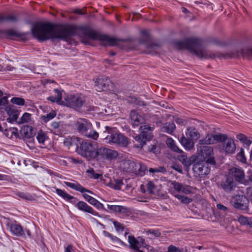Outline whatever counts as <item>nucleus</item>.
I'll list each match as a JSON object with an SVG mask.
<instances>
[{
	"mask_svg": "<svg viewBox=\"0 0 252 252\" xmlns=\"http://www.w3.org/2000/svg\"><path fill=\"white\" fill-rule=\"evenodd\" d=\"M16 194L20 198L26 200H30L32 198V196L29 193H25L23 192H18Z\"/></svg>",
	"mask_w": 252,
	"mask_h": 252,
	"instance_id": "52",
	"label": "nucleus"
},
{
	"mask_svg": "<svg viewBox=\"0 0 252 252\" xmlns=\"http://www.w3.org/2000/svg\"><path fill=\"white\" fill-rule=\"evenodd\" d=\"M109 220L112 221L113 223L117 232H122L125 230V225L124 224L120 223L113 219H110Z\"/></svg>",
	"mask_w": 252,
	"mask_h": 252,
	"instance_id": "40",
	"label": "nucleus"
},
{
	"mask_svg": "<svg viewBox=\"0 0 252 252\" xmlns=\"http://www.w3.org/2000/svg\"><path fill=\"white\" fill-rule=\"evenodd\" d=\"M72 204L80 211L91 214L95 216H98V213L95 211L91 206H89L85 201H78V198L76 197L75 200L73 201Z\"/></svg>",
	"mask_w": 252,
	"mask_h": 252,
	"instance_id": "13",
	"label": "nucleus"
},
{
	"mask_svg": "<svg viewBox=\"0 0 252 252\" xmlns=\"http://www.w3.org/2000/svg\"><path fill=\"white\" fill-rule=\"evenodd\" d=\"M167 252H183V250H181L180 248L173 245H170L168 248Z\"/></svg>",
	"mask_w": 252,
	"mask_h": 252,
	"instance_id": "60",
	"label": "nucleus"
},
{
	"mask_svg": "<svg viewBox=\"0 0 252 252\" xmlns=\"http://www.w3.org/2000/svg\"><path fill=\"white\" fill-rule=\"evenodd\" d=\"M174 121L178 125L181 126H185L187 124V121L185 120L178 117L175 118Z\"/></svg>",
	"mask_w": 252,
	"mask_h": 252,
	"instance_id": "64",
	"label": "nucleus"
},
{
	"mask_svg": "<svg viewBox=\"0 0 252 252\" xmlns=\"http://www.w3.org/2000/svg\"><path fill=\"white\" fill-rule=\"evenodd\" d=\"M230 174L234 177L235 180L241 182L245 178V173L243 169L238 167H233L230 169Z\"/></svg>",
	"mask_w": 252,
	"mask_h": 252,
	"instance_id": "21",
	"label": "nucleus"
},
{
	"mask_svg": "<svg viewBox=\"0 0 252 252\" xmlns=\"http://www.w3.org/2000/svg\"><path fill=\"white\" fill-rule=\"evenodd\" d=\"M3 33L9 36H15L21 37L25 35L23 33L18 32L13 29L6 30L3 32Z\"/></svg>",
	"mask_w": 252,
	"mask_h": 252,
	"instance_id": "39",
	"label": "nucleus"
},
{
	"mask_svg": "<svg viewBox=\"0 0 252 252\" xmlns=\"http://www.w3.org/2000/svg\"><path fill=\"white\" fill-rule=\"evenodd\" d=\"M7 114L9 117L7 119L8 123H13L14 122L18 121L20 111L14 106L10 105L7 110Z\"/></svg>",
	"mask_w": 252,
	"mask_h": 252,
	"instance_id": "18",
	"label": "nucleus"
},
{
	"mask_svg": "<svg viewBox=\"0 0 252 252\" xmlns=\"http://www.w3.org/2000/svg\"><path fill=\"white\" fill-rule=\"evenodd\" d=\"M51 126L53 129L55 130V132H60L59 127L60 123L57 122H53L51 125Z\"/></svg>",
	"mask_w": 252,
	"mask_h": 252,
	"instance_id": "63",
	"label": "nucleus"
},
{
	"mask_svg": "<svg viewBox=\"0 0 252 252\" xmlns=\"http://www.w3.org/2000/svg\"><path fill=\"white\" fill-rule=\"evenodd\" d=\"M194 176L199 178H205V177L210 172V164L207 163L203 161H198L192 163Z\"/></svg>",
	"mask_w": 252,
	"mask_h": 252,
	"instance_id": "10",
	"label": "nucleus"
},
{
	"mask_svg": "<svg viewBox=\"0 0 252 252\" xmlns=\"http://www.w3.org/2000/svg\"><path fill=\"white\" fill-rule=\"evenodd\" d=\"M131 102H134L135 103H136L137 105L139 106H146V104H145V102L140 98H132L130 100Z\"/></svg>",
	"mask_w": 252,
	"mask_h": 252,
	"instance_id": "59",
	"label": "nucleus"
},
{
	"mask_svg": "<svg viewBox=\"0 0 252 252\" xmlns=\"http://www.w3.org/2000/svg\"><path fill=\"white\" fill-rule=\"evenodd\" d=\"M246 196L249 202L252 204V186L249 187L246 189Z\"/></svg>",
	"mask_w": 252,
	"mask_h": 252,
	"instance_id": "55",
	"label": "nucleus"
},
{
	"mask_svg": "<svg viewBox=\"0 0 252 252\" xmlns=\"http://www.w3.org/2000/svg\"><path fill=\"white\" fill-rule=\"evenodd\" d=\"M199 160L203 161L210 165L215 166L216 162L214 157V152L212 147L209 146H203L197 156L193 155L189 158L187 155H183L179 157L178 160L184 165L186 170H188L192 163Z\"/></svg>",
	"mask_w": 252,
	"mask_h": 252,
	"instance_id": "3",
	"label": "nucleus"
},
{
	"mask_svg": "<svg viewBox=\"0 0 252 252\" xmlns=\"http://www.w3.org/2000/svg\"><path fill=\"white\" fill-rule=\"evenodd\" d=\"M118 213H121L125 216H129L131 214V211L129 208L124 206H120Z\"/></svg>",
	"mask_w": 252,
	"mask_h": 252,
	"instance_id": "49",
	"label": "nucleus"
},
{
	"mask_svg": "<svg viewBox=\"0 0 252 252\" xmlns=\"http://www.w3.org/2000/svg\"><path fill=\"white\" fill-rule=\"evenodd\" d=\"M128 242L129 244V247L132 250H138L139 248L138 239H136L133 235L128 237Z\"/></svg>",
	"mask_w": 252,
	"mask_h": 252,
	"instance_id": "32",
	"label": "nucleus"
},
{
	"mask_svg": "<svg viewBox=\"0 0 252 252\" xmlns=\"http://www.w3.org/2000/svg\"><path fill=\"white\" fill-rule=\"evenodd\" d=\"M237 138L243 144L244 147L249 149L250 146L252 143V141L247 136L244 134L240 133L237 135Z\"/></svg>",
	"mask_w": 252,
	"mask_h": 252,
	"instance_id": "30",
	"label": "nucleus"
},
{
	"mask_svg": "<svg viewBox=\"0 0 252 252\" xmlns=\"http://www.w3.org/2000/svg\"><path fill=\"white\" fill-rule=\"evenodd\" d=\"M202 144H213L216 143V140L214 135H207L205 139L200 140Z\"/></svg>",
	"mask_w": 252,
	"mask_h": 252,
	"instance_id": "43",
	"label": "nucleus"
},
{
	"mask_svg": "<svg viewBox=\"0 0 252 252\" xmlns=\"http://www.w3.org/2000/svg\"><path fill=\"white\" fill-rule=\"evenodd\" d=\"M247 199L246 195H236L232 197L231 202L235 208L247 211L249 204Z\"/></svg>",
	"mask_w": 252,
	"mask_h": 252,
	"instance_id": "12",
	"label": "nucleus"
},
{
	"mask_svg": "<svg viewBox=\"0 0 252 252\" xmlns=\"http://www.w3.org/2000/svg\"><path fill=\"white\" fill-rule=\"evenodd\" d=\"M214 137L216 140V143L217 142H220L222 143V145L224 143L226 140L229 139L226 134L220 133L218 134H214Z\"/></svg>",
	"mask_w": 252,
	"mask_h": 252,
	"instance_id": "42",
	"label": "nucleus"
},
{
	"mask_svg": "<svg viewBox=\"0 0 252 252\" xmlns=\"http://www.w3.org/2000/svg\"><path fill=\"white\" fill-rule=\"evenodd\" d=\"M64 184L66 186H67L75 190L80 191V192H81L82 193H84V192H86L89 193L90 194H94V193L92 191L83 187L82 186H81L80 184H79L78 183H70V182H65Z\"/></svg>",
	"mask_w": 252,
	"mask_h": 252,
	"instance_id": "22",
	"label": "nucleus"
},
{
	"mask_svg": "<svg viewBox=\"0 0 252 252\" xmlns=\"http://www.w3.org/2000/svg\"><path fill=\"white\" fill-rule=\"evenodd\" d=\"M79 139L77 137H68L64 139L63 143L65 146L69 147L74 145H78L77 142H79Z\"/></svg>",
	"mask_w": 252,
	"mask_h": 252,
	"instance_id": "36",
	"label": "nucleus"
},
{
	"mask_svg": "<svg viewBox=\"0 0 252 252\" xmlns=\"http://www.w3.org/2000/svg\"><path fill=\"white\" fill-rule=\"evenodd\" d=\"M75 126L78 131L82 135L86 136L91 128L92 125L88 120L85 119H79L76 122Z\"/></svg>",
	"mask_w": 252,
	"mask_h": 252,
	"instance_id": "14",
	"label": "nucleus"
},
{
	"mask_svg": "<svg viewBox=\"0 0 252 252\" xmlns=\"http://www.w3.org/2000/svg\"><path fill=\"white\" fill-rule=\"evenodd\" d=\"M11 102L18 105L23 106L25 105V99L22 97H13L11 99Z\"/></svg>",
	"mask_w": 252,
	"mask_h": 252,
	"instance_id": "46",
	"label": "nucleus"
},
{
	"mask_svg": "<svg viewBox=\"0 0 252 252\" xmlns=\"http://www.w3.org/2000/svg\"><path fill=\"white\" fill-rule=\"evenodd\" d=\"M97 92L106 91L113 88L114 84L109 78L105 75L99 76L94 82Z\"/></svg>",
	"mask_w": 252,
	"mask_h": 252,
	"instance_id": "11",
	"label": "nucleus"
},
{
	"mask_svg": "<svg viewBox=\"0 0 252 252\" xmlns=\"http://www.w3.org/2000/svg\"><path fill=\"white\" fill-rule=\"evenodd\" d=\"M11 233L17 237L26 239L27 237L32 238V236L31 230L27 228H24L16 220L11 221L7 224Z\"/></svg>",
	"mask_w": 252,
	"mask_h": 252,
	"instance_id": "9",
	"label": "nucleus"
},
{
	"mask_svg": "<svg viewBox=\"0 0 252 252\" xmlns=\"http://www.w3.org/2000/svg\"><path fill=\"white\" fill-rule=\"evenodd\" d=\"M105 131L103 133H107L108 134L103 139L107 140L109 143H115L124 147H126L128 144V138L123 134L118 132L116 128L105 126Z\"/></svg>",
	"mask_w": 252,
	"mask_h": 252,
	"instance_id": "4",
	"label": "nucleus"
},
{
	"mask_svg": "<svg viewBox=\"0 0 252 252\" xmlns=\"http://www.w3.org/2000/svg\"><path fill=\"white\" fill-rule=\"evenodd\" d=\"M107 208L110 210L111 212L114 213H118L119 209H120V205H109L108 204L107 205Z\"/></svg>",
	"mask_w": 252,
	"mask_h": 252,
	"instance_id": "58",
	"label": "nucleus"
},
{
	"mask_svg": "<svg viewBox=\"0 0 252 252\" xmlns=\"http://www.w3.org/2000/svg\"><path fill=\"white\" fill-rule=\"evenodd\" d=\"M147 188L150 194L154 193V190L155 189L156 186L152 181H150L147 184Z\"/></svg>",
	"mask_w": 252,
	"mask_h": 252,
	"instance_id": "57",
	"label": "nucleus"
},
{
	"mask_svg": "<svg viewBox=\"0 0 252 252\" xmlns=\"http://www.w3.org/2000/svg\"><path fill=\"white\" fill-rule=\"evenodd\" d=\"M88 38L100 41L106 42L109 46H114L119 42H124V39H117L92 30L89 26H77L69 24H55L50 22H39L34 24L32 29L33 36L40 41L49 39L53 41L59 39L66 41L69 37L75 36L78 31Z\"/></svg>",
	"mask_w": 252,
	"mask_h": 252,
	"instance_id": "1",
	"label": "nucleus"
},
{
	"mask_svg": "<svg viewBox=\"0 0 252 252\" xmlns=\"http://www.w3.org/2000/svg\"><path fill=\"white\" fill-rule=\"evenodd\" d=\"M137 163V162L131 160H126L123 163L125 170L126 171L128 172H137L138 168V164Z\"/></svg>",
	"mask_w": 252,
	"mask_h": 252,
	"instance_id": "23",
	"label": "nucleus"
},
{
	"mask_svg": "<svg viewBox=\"0 0 252 252\" xmlns=\"http://www.w3.org/2000/svg\"><path fill=\"white\" fill-rule=\"evenodd\" d=\"M166 143L171 150L179 154V155L177 157L178 160L179 156L183 155H187V153L184 152L182 150L179 148V147L176 144L175 142L172 138H168L166 141Z\"/></svg>",
	"mask_w": 252,
	"mask_h": 252,
	"instance_id": "20",
	"label": "nucleus"
},
{
	"mask_svg": "<svg viewBox=\"0 0 252 252\" xmlns=\"http://www.w3.org/2000/svg\"><path fill=\"white\" fill-rule=\"evenodd\" d=\"M123 184L122 179H114V181H111L109 183V186L116 190H120Z\"/></svg>",
	"mask_w": 252,
	"mask_h": 252,
	"instance_id": "35",
	"label": "nucleus"
},
{
	"mask_svg": "<svg viewBox=\"0 0 252 252\" xmlns=\"http://www.w3.org/2000/svg\"><path fill=\"white\" fill-rule=\"evenodd\" d=\"M138 164L137 171L141 173L142 175H144L146 170H147V166L143 163L139 162L137 163Z\"/></svg>",
	"mask_w": 252,
	"mask_h": 252,
	"instance_id": "54",
	"label": "nucleus"
},
{
	"mask_svg": "<svg viewBox=\"0 0 252 252\" xmlns=\"http://www.w3.org/2000/svg\"><path fill=\"white\" fill-rule=\"evenodd\" d=\"M11 134L10 137H12L13 135H14L15 137L17 138H19V135L18 133V129L16 127H10Z\"/></svg>",
	"mask_w": 252,
	"mask_h": 252,
	"instance_id": "61",
	"label": "nucleus"
},
{
	"mask_svg": "<svg viewBox=\"0 0 252 252\" xmlns=\"http://www.w3.org/2000/svg\"><path fill=\"white\" fill-rule=\"evenodd\" d=\"M87 97L81 94L67 95L62 101L63 105L79 111L85 104Z\"/></svg>",
	"mask_w": 252,
	"mask_h": 252,
	"instance_id": "6",
	"label": "nucleus"
},
{
	"mask_svg": "<svg viewBox=\"0 0 252 252\" xmlns=\"http://www.w3.org/2000/svg\"><path fill=\"white\" fill-rule=\"evenodd\" d=\"M204 41L197 37H188L183 40H176L174 45L179 50L187 49L192 54L203 59L214 58L215 56L203 49Z\"/></svg>",
	"mask_w": 252,
	"mask_h": 252,
	"instance_id": "2",
	"label": "nucleus"
},
{
	"mask_svg": "<svg viewBox=\"0 0 252 252\" xmlns=\"http://www.w3.org/2000/svg\"><path fill=\"white\" fill-rule=\"evenodd\" d=\"M238 56H242L244 58L252 57V48H245L238 52Z\"/></svg>",
	"mask_w": 252,
	"mask_h": 252,
	"instance_id": "37",
	"label": "nucleus"
},
{
	"mask_svg": "<svg viewBox=\"0 0 252 252\" xmlns=\"http://www.w3.org/2000/svg\"><path fill=\"white\" fill-rule=\"evenodd\" d=\"M18 21L17 16L14 15H2L0 14V23L3 22L15 23Z\"/></svg>",
	"mask_w": 252,
	"mask_h": 252,
	"instance_id": "29",
	"label": "nucleus"
},
{
	"mask_svg": "<svg viewBox=\"0 0 252 252\" xmlns=\"http://www.w3.org/2000/svg\"><path fill=\"white\" fill-rule=\"evenodd\" d=\"M103 234L107 237H109L110 238V239L113 242H115L117 244H120L122 246L127 247V245H126L125 242L121 240L118 237H117L116 236L113 235V234H111L110 233L106 231H103L102 232Z\"/></svg>",
	"mask_w": 252,
	"mask_h": 252,
	"instance_id": "31",
	"label": "nucleus"
},
{
	"mask_svg": "<svg viewBox=\"0 0 252 252\" xmlns=\"http://www.w3.org/2000/svg\"><path fill=\"white\" fill-rule=\"evenodd\" d=\"M54 92L57 94V98H56L54 95L50 96L47 97V99L52 102H56L58 104H63L62 101V92L59 89H54Z\"/></svg>",
	"mask_w": 252,
	"mask_h": 252,
	"instance_id": "28",
	"label": "nucleus"
},
{
	"mask_svg": "<svg viewBox=\"0 0 252 252\" xmlns=\"http://www.w3.org/2000/svg\"><path fill=\"white\" fill-rule=\"evenodd\" d=\"M239 221L242 224L252 227V218H248L241 216L239 218Z\"/></svg>",
	"mask_w": 252,
	"mask_h": 252,
	"instance_id": "41",
	"label": "nucleus"
},
{
	"mask_svg": "<svg viewBox=\"0 0 252 252\" xmlns=\"http://www.w3.org/2000/svg\"><path fill=\"white\" fill-rule=\"evenodd\" d=\"M154 128L148 125L141 126L139 127L140 133L139 134H135L133 136L134 140L137 141L139 145L136 147L142 149L146 145L147 141H150L153 137V131Z\"/></svg>",
	"mask_w": 252,
	"mask_h": 252,
	"instance_id": "5",
	"label": "nucleus"
},
{
	"mask_svg": "<svg viewBox=\"0 0 252 252\" xmlns=\"http://www.w3.org/2000/svg\"><path fill=\"white\" fill-rule=\"evenodd\" d=\"M236 158L238 160L242 162V163L246 162L247 159L245 157L244 151L243 148H241L240 152L237 153Z\"/></svg>",
	"mask_w": 252,
	"mask_h": 252,
	"instance_id": "48",
	"label": "nucleus"
},
{
	"mask_svg": "<svg viewBox=\"0 0 252 252\" xmlns=\"http://www.w3.org/2000/svg\"><path fill=\"white\" fill-rule=\"evenodd\" d=\"M95 159L98 162H105L116 159L119 154L117 151L102 147L96 149Z\"/></svg>",
	"mask_w": 252,
	"mask_h": 252,
	"instance_id": "8",
	"label": "nucleus"
},
{
	"mask_svg": "<svg viewBox=\"0 0 252 252\" xmlns=\"http://www.w3.org/2000/svg\"><path fill=\"white\" fill-rule=\"evenodd\" d=\"M236 186V183L233 178L231 177H227L224 180L221 182L220 184V187L227 192H230L234 190Z\"/></svg>",
	"mask_w": 252,
	"mask_h": 252,
	"instance_id": "16",
	"label": "nucleus"
},
{
	"mask_svg": "<svg viewBox=\"0 0 252 252\" xmlns=\"http://www.w3.org/2000/svg\"><path fill=\"white\" fill-rule=\"evenodd\" d=\"M223 149L226 153L233 154L236 150V146L233 139L229 138L222 145Z\"/></svg>",
	"mask_w": 252,
	"mask_h": 252,
	"instance_id": "24",
	"label": "nucleus"
},
{
	"mask_svg": "<svg viewBox=\"0 0 252 252\" xmlns=\"http://www.w3.org/2000/svg\"><path fill=\"white\" fill-rule=\"evenodd\" d=\"M87 172L90 174L92 175L91 178L93 179H97L102 176V175L95 173L93 168L88 170Z\"/></svg>",
	"mask_w": 252,
	"mask_h": 252,
	"instance_id": "56",
	"label": "nucleus"
},
{
	"mask_svg": "<svg viewBox=\"0 0 252 252\" xmlns=\"http://www.w3.org/2000/svg\"><path fill=\"white\" fill-rule=\"evenodd\" d=\"M56 192L58 195L63 198L66 201L69 202L71 204H72L73 201L75 200V197L69 194L64 190L58 188L56 189Z\"/></svg>",
	"mask_w": 252,
	"mask_h": 252,
	"instance_id": "27",
	"label": "nucleus"
},
{
	"mask_svg": "<svg viewBox=\"0 0 252 252\" xmlns=\"http://www.w3.org/2000/svg\"><path fill=\"white\" fill-rule=\"evenodd\" d=\"M175 196L184 204H189L192 201L191 198L181 194H175Z\"/></svg>",
	"mask_w": 252,
	"mask_h": 252,
	"instance_id": "45",
	"label": "nucleus"
},
{
	"mask_svg": "<svg viewBox=\"0 0 252 252\" xmlns=\"http://www.w3.org/2000/svg\"><path fill=\"white\" fill-rule=\"evenodd\" d=\"M80 145H77L76 151L82 157L86 158L88 160L95 159L96 154L95 145L91 142H79Z\"/></svg>",
	"mask_w": 252,
	"mask_h": 252,
	"instance_id": "7",
	"label": "nucleus"
},
{
	"mask_svg": "<svg viewBox=\"0 0 252 252\" xmlns=\"http://www.w3.org/2000/svg\"><path fill=\"white\" fill-rule=\"evenodd\" d=\"M180 142L187 150H190L194 147V144L192 140L188 137H186L184 135L181 137Z\"/></svg>",
	"mask_w": 252,
	"mask_h": 252,
	"instance_id": "26",
	"label": "nucleus"
},
{
	"mask_svg": "<svg viewBox=\"0 0 252 252\" xmlns=\"http://www.w3.org/2000/svg\"><path fill=\"white\" fill-rule=\"evenodd\" d=\"M176 128V126L173 122H169L164 124L163 126V129L164 131L170 134H173L175 129Z\"/></svg>",
	"mask_w": 252,
	"mask_h": 252,
	"instance_id": "33",
	"label": "nucleus"
},
{
	"mask_svg": "<svg viewBox=\"0 0 252 252\" xmlns=\"http://www.w3.org/2000/svg\"><path fill=\"white\" fill-rule=\"evenodd\" d=\"M217 208L219 210L221 211L222 212L224 213H226L228 211V208L221 204H218L217 205Z\"/></svg>",
	"mask_w": 252,
	"mask_h": 252,
	"instance_id": "62",
	"label": "nucleus"
},
{
	"mask_svg": "<svg viewBox=\"0 0 252 252\" xmlns=\"http://www.w3.org/2000/svg\"><path fill=\"white\" fill-rule=\"evenodd\" d=\"M146 233L147 234H152L155 237H159L161 235L160 231L158 229H148L146 231Z\"/></svg>",
	"mask_w": 252,
	"mask_h": 252,
	"instance_id": "53",
	"label": "nucleus"
},
{
	"mask_svg": "<svg viewBox=\"0 0 252 252\" xmlns=\"http://www.w3.org/2000/svg\"><path fill=\"white\" fill-rule=\"evenodd\" d=\"M173 185L174 189L178 192L182 191L185 193L189 192V190L187 187L184 186L182 184L174 181L172 184Z\"/></svg>",
	"mask_w": 252,
	"mask_h": 252,
	"instance_id": "34",
	"label": "nucleus"
},
{
	"mask_svg": "<svg viewBox=\"0 0 252 252\" xmlns=\"http://www.w3.org/2000/svg\"><path fill=\"white\" fill-rule=\"evenodd\" d=\"M56 116V113L55 111H52L46 116H42L41 119L44 123H47L50 120L53 119Z\"/></svg>",
	"mask_w": 252,
	"mask_h": 252,
	"instance_id": "47",
	"label": "nucleus"
},
{
	"mask_svg": "<svg viewBox=\"0 0 252 252\" xmlns=\"http://www.w3.org/2000/svg\"><path fill=\"white\" fill-rule=\"evenodd\" d=\"M149 171L151 173H164L166 172V169L163 166H159L157 168H150L149 169Z\"/></svg>",
	"mask_w": 252,
	"mask_h": 252,
	"instance_id": "50",
	"label": "nucleus"
},
{
	"mask_svg": "<svg viewBox=\"0 0 252 252\" xmlns=\"http://www.w3.org/2000/svg\"><path fill=\"white\" fill-rule=\"evenodd\" d=\"M36 139L39 143L44 144L46 140L48 139L47 133L40 129L37 133Z\"/></svg>",
	"mask_w": 252,
	"mask_h": 252,
	"instance_id": "38",
	"label": "nucleus"
},
{
	"mask_svg": "<svg viewBox=\"0 0 252 252\" xmlns=\"http://www.w3.org/2000/svg\"><path fill=\"white\" fill-rule=\"evenodd\" d=\"M32 115L28 113H24L22 117L17 121V123L18 124H24L25 123H28L31 119Z\"/></svg>",
	"mask_w": 252,
	"mask_h": 252,
	"instance_id": "44",
	"label": "nucleus"
},
{
	"mask_svg": "<svg viewBox=\"0 0 252 252\" xmlns=\"http://www.w3.org/2000/svg\"><path fill=\"white\" fill-rule=\"evenodd\" d=\"M186 136L187 137L191 139L192 140H197L200 137V133L198 130L194 127H189L187 128Z\"/></svg>",
	"mask_w": 252,
	"mask_h": 252,
	"instance_id": "25",
	"label": "nucleus"
},
{
	"mask_svg": "<svg viewBox=\"0 0 252 252\" xmlns=\"http://www.w3.org/2000/svg\"><path fill=\"white\" fill-rule=\"evenodd\" d=\"M85 136L95 140L98 137V133L96 131L92 130L91 128H90V130H89V132Z\"/></svg>",
	"mask_w": 252,
	"mask_h": 252,
	"instance_id": "51",
	"label": "nucleus"
},
{
	"mask_svg": "<svg viewBox=\"0 0 252 252\" xmlns=\"http://www.w3.org/2000/svg\"><path fill=\"white\" fill-rule=\"evenodd\" d=\"M21 137L24 140H26L33 137L35 132L33 128L29 126H24L20 130Z\"/></svg>",
	"mask_w": 252,
	"mask_h": 252,
	"instance_id": "19",
	"label": "nucleus"
},
{
	"mask_svg": "<svg viewBox=\"0 0 252 252\" xmlns=\"http://www.w3.org/2000/svg\"><path fill=\"white\" fill-rule=\"evenodd\" d=\"M130 118L131 119V124L133 127L139 126L141 125L144 124L146 120L144 117L139 114L136 111L132 110L130 113Z\"/></svg>",
	"mask_w": 252,
	"mask_h": 252,
	"instance_id": "17",
	"label": "nucleus"
},
{
	"mask_svg": "<svg viewBox=\"0 0 252 252\" xmlns=\"http://www.w3.org/2000/svg\"><path fill=\"white\" fill-rule=\"evenodd\" d=\"M142 37L139 39V42L146 44L148 49H155L156 47H159L157 44H154L151 42L150 35L147 30H143L141 32Z\"/></svg>",
	"mask_w": 252,
	"mask_h": 252,
	"instance_id": "15",
	"label": "nucleus"
}]
</instances>
